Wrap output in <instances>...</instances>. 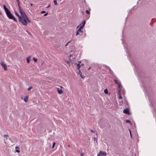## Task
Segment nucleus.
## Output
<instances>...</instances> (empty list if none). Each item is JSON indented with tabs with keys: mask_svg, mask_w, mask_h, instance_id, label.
I'll return each instance as SVG.
<instances>
[{
	"mask_svg": "<svg viewBox=\"0 0 156 156\" xmlns=\"http://www.w3.org/2000/svg\"><path fill=\"white\" fill-rule=\"evenodd\" d=\"M69 61H68V62H67V63H69Z\"/></svg>",
	"mask_w": 156,
	"mask_h": 156,
	"instance_id": "c03bdc74",
	"label": "nucleus"
},
{
	"mask_svg": "<svg viewBox=\"0 0 156 156\" xmlns=\"http://www.w3.org/2000/svg\"><path fill=\"white\" fill-rule=\"evenodd\" d=\"M54 2V4L55 5H57V1L55 0H54L53 1Z\"/></svg>",
	"mask_w": 156,
	"mask_h": 156,
	"instance_id": "aec40b11",
	"label": "nucleus"
},
{
	"mask_svg": "<svg viewBox=\"0 0 156 156\" xmlns=\"http://www.w3.org/2000/svg\"><path fill=\"white\" fill-rule=\"evenodd\" d=\"M118 95H119V99H122V97L121 96V94L120 93V90L119 91V92L118 93Z\"/></svg>",
	"mask_w": 156,
	"mask_h": 156,
	"instance_id": "ddd939ff",
	"label": "nucleus"
},
{
	"mask_svg": "<svg viewBox=\"0 0 156 156\" xmlns=\"http://www.w3.org/2000/svg\"><path fill=\"white\" fill-rule=\"evenodd\" d=\"M80 76L82 78V79L83 78H84V77H85V76H84L83 75L82 76V74H80Z\"/></svg>",
	"mask_w": 156,
	"mask_h": 156,
	"instance_id": "393cba45",
	"label": "nucleus"
},
{
	"mask_svg": "<svg viewBox=\"0 0 156 156\" xmlns=\"http://www.w3.org/2000/svg\"><path fill=\"white\" fill-rule=\"evenodd\" d=\"M123 112L128 115H130V113L129 110L128 108L125 109L123 111Z\"/></svg>",
	"mask_w": 156,
	"mask_h": 156,
	"instance_id": "39448f33",
	"label": "nucleus"
},
{
	"mask_svg": "<svg viewBox=\"0 0 156 156\" xmlns=\"http://www.w3.org/2000/svg\"><path fill=\"white\" fill-rule=\"evenodd\" d=\"M98 156H101V155H99V154H98Z\"/></svg>",
	"mask_w": 156,
	"mask_h": 156,
	"instance_id": "ea45409f",
	"label": "nucleus"
},
{
	"mask_svg": "<svg viewBox=\"0 0 156 156\" xmlns=\"http://www.w3.org/2000/svg\"><path fill=\"white\" fill-rule=\"evenodd\" d=\"M81 156H83V154H81Z\"/></svg>",
	"mask_w": 156,
	"mask_h": 156,
	"instance_id": "37998d69",
	"label": "nucleus"
},
{
	"mask_svg": "<svg viewBox=\"0 0 156 156\" xmlns=\"http://www.w3.org/2000/svg\"><path fill=\"white\" fill-rule=\"evenodd\" d=\"M45 12L44 11H43L41 12V13H44Z\"/></svg>",
	"mask_w": 156,
	"mask_h": 156,
	"instance_id": "2f4dec72",
	"label": "nucleus"
},
{
	"mask_svg": "<svg viewBox=\"0 0 156 156\" xmlns=\"http://www.w3.org/2000/svg\"><path fill=\"white\" fill-rule=\"evenodd\" d=\"M68 146L69 147H70L69 145H68Z\"/></svg>",
	"mask_w": 156,
	"mask_h": 156,
	"instance_id": "a18cd8bd",
	"label": "nucleus"
},
{
	"mask_svg": "<svg viewBox=\"0 0 156 156\" xmlns=\"http://www.w3.org/2000/svg\"><path fill=\"white\" fill-rule=\"evenodd\" d=\"M48 13H45V14H44V16H46L47 15H48Z\"/></svg>",
	"mask_w": 156,
	"mask_h": 156,
	"instance_id": "473e14b6",
	"label": "nucleus"
},
{
	"mask_svg": "<svg viewBox=\"0 0 156 156\" xmlns=\"http://www.w3.org/2000/svg\"><path fill=\"white\" fill-rule=\"evenodd\" d=\"M4 137H6V139H7V137H8V135L7 134H6V135H4Z\"/></svg>",
	"mask_w": 156,
	"mask_h": 156,
	"instance_id": "4be33fe9",
	"label": "nucleus"
},
{
	"mask_svg": "<svg viewBox=\"0 0 156 156\" xmlns=\"http://www.w3.org/2000/svg\"><path fill=\"white\" fill-rule=\"evenodd\" d=\"M3 7L6 13L9 11L5 5H3Z\"/></svg>",
	"mask_w": 156,
	"mask_h": 156,
	"instance_id": "6e6552de",
	"label": "nucleus"
},
{
	"mask_svg": "<svg viewBox=\"0 0 156 156\" xmlns=\"http://www.w3.org/2000/svg\"><path fill=\"white\" fill-rule=\"evenodd\" d=\"M79 74L80 75V74H82V73H81L80 71V69H79Z\"/></svg>",
	"mask_w": 156,
	"mask_h": 156,
	"instance_id": "7c9ffc66",
	"label": "nucleus"
},
{
	"mask_svg": "<svg viewBox=\"0 0 156 156\" xmlns=\"http://www.w3.org/2000/svg\"><path fill=\"white\" fill-rule=\"evenodd\" d=\"M1 65L3 67L5 70H7V67L5 63H4L3 62H1Z\"/></svg>",
	"mask_w": 156,
	"mask_h": 156,
	"instance_id": "20e7f679",
	"label": "nucleus"
},
{
	"mask_svg": "<svg viewBox=\"0 0 156 156\" xmlns=\"http://www.w3.org/2000/svg\"><path fill=\"white\" fill-rule=\"evenodd\" d=\"M85 20H84L83 21L82 23V25L81 26L80 28H83V27H84L85 25Z\"/></svg>",
	"mask_w": 156,
	"mask_h": 156,
	"instance_id": "1a4fd4ad",
	"label": "nucleus"
},
{
	"mask_svg": "<svg viewBox=\"0 0 156 156\" xmlns=\"http://www.w3.org/2000/svg\"><path fill=\"white\" fill-rule=\"evenodd\" d=\"M16 152H18V153H20V151L19 150H16Z\"/></svg>",
	"mask_w": 156,
	"mask_h": 156,
	"instance_id": "c756f323",
	"label": "nucleus"
},
{
	"mask_svg": "<svg viewBox=\"0 0 156 156\" xmlns=\"http://www.w3.org/2000/svg\"><path fill=\"white\" fill-rule=\"evenodd\" d=\"M55 142H54L53 144V145H52V148H53L54 147V146H55Z\"/></svg>",
	"mask_w": 156,
	"mask_h": 156,
	"instance_id": "b1692460",
	"label": "nucleus"
},
{
	"mask_svg": "<svg viewBox=\"0 0 156 156\" xmlns=\"http://www.w3.org/2000/svg\"><path fill=\"white\" fill-rule=\"evenodd\" d=\"M6 13L7 16L9 19H11L13 17V16L11 13L10 11H8Z\"/></svg>",
	"mask_w": 156,
	"mask_h": 156,
	"instance_id": "f03ea898",
	"label": "nucleus"
},
{
	"mask_svg": "<svg viewBox=\"0 0 156 156\" xmlns=\"http://www.w3.org/2000/svg\"><path fill=\"white\" fill-rule=\"evenodd\" d=\"M17 4H18V6L19 7V8H21L20 6V1L18 2H17Z\"/></svg>",
	"mask_w": 156,
	"mask_h": 156,
	"instance_id": "412c9836",
	"label": "nucleus"
},
{
	"mask_svg": "<svg viewBox=\"0 0 156 156\" xmlns=\"http://www.w3.org/2000/svg\"><path fill=\"white\" fill-rule=\"evenodd\" d=\"M11 19H12L15 22H17V20L13 16V17Z\"/></svg>",
	"mask_w": 156,
	"mask_h": 156,
	"instance_id": "a211bd4d",
	"label": "nucleus"
},
{
	"mask_svg": "<svg viewBox=\"0 0 156 156\" xmlns=\"http://www.w3.org/2000/svg\"><path fill=\"white\" fill-rule=\"evenodd\" d=\"M79 34V32L78 31H77L76 32V35H78Z\"/></svg>",
	"mask_w": 156,
	"mask_h": 156,
	"instance_id": "c85d7f7f",
	"label": "nucleus"
},
{
	"mask_svg": "<svg viewBox=\"0 0 156 156\" xmlns=\"http://www.w3.org/2000/svg\"><path fill=\"white\" fill-rule=\"evenodd\" d=\"M86 12L87 14H89L90 13V12L87 10H86Z\"/></svg>",
	"mask_w": 156,
	"mask_h": 156,
	"instance_id": "5701e85b",
	"label": "nucleus"
},
{
	"mask_svg": "<svg viewBox=\"0 0 156 156\" xmlns=\"http://www.w3.org/2000/svg\"><path fill=\"white\" fill-rule=\"evenodd\" d=\"M19 12L21 15H22V14L24 12L23 10L21 9V8H19Z\"/></svg>",
	"mask_w": 156,
	"mask_h": 156,
	"instance_id": "9b49d317",
	"label": "nucleus"
},
{
	"mask_svg": "<svg viewBox=\"0 0 156 156\" xmlns=\"http://www.w3.org/2000/svg\"><path fill=\"white\" fill-rule=\"evenodd\" d=\"M129 133H130V135L131 136V137H132V135L131 132L130 130V129H129Z\"/></svg>",
	"mask_w": 156,
	"mask_h": 156,
	"instance_id": "a878e982",
	"label": "nucleus"
},
{
	"mask_svg": "<svg viewBox=\"0 0 156 156\" xmlns=\"http://www.w3.org/2000/svg\"><path fill=\"white\" fill-rule=\"evenodd\" d=\"M126 123H129L131 124L130 121L129 120H126Z\"/></svg>",
	"mask_w": 156,
	"mask_h": 156,
	"instance_id": "6ab92c4d",
	"label": "nucleus"
},
{
	"mask_svg": "<svg viewBox=\"0 0 156 156\" xmlns=\"http://www.w3.org/2000/svg\"><path fill=\"white\" fill-rule=\"evenodd\" d=\"M26 60L27 61V63H29L30 62V56L28 57L27 58Z\"/></svg>",
	"mask_w": 156,
	"mask_h": 156,
	"instance_id": "f8f14e48",
	"label": "nucleus"
},
{
	"mask_svg": "<svg viewBox=\"0 0 156 156\" xmlns=\"http://www.w3.org/2000/svg\"><path fill=\"white\" fill-rule=\"evenodd\" d=\"M70 42V41H69V42L67 44H66V45H65V46H67V45H68V43H69Z\"/></svg>",
	"mask_w": 156,
	"mask_h": 156,
	"instance_id": "72a5a7b5",
	"label": "nucleus"
},
{
	"mask_svg": "<svg viewBox=\"0 0 156 156\" xmlns=\"http://www.w3.org/2000/svg\"><path fill=\"white\" fill-rule=\"evenodd\" d=\"M57 91L58 93L60 94H62L63 92L62 90L59 88H57Z\"/></svg>",
	"mask_w": 156,
	"mask_h": 156,
	"instance_id": "0eeeda50",
	"label": "nucleus"
},
{
	"mask_svg": "<svg viewBox=\"0 0 156 156\" xmlns=\"http://www.w3.org/2000/svg\"><path fill=\"white\" fill-rule=\"evenodd\" d=\"M21 15L22 17L20 16H19V21L23 25L27 26V22L30 23V21L29 20L27 16L24 12Z\"/></svg>",
	"mask_w": 156,
	"mask_h": 156,
	"instance_id": "f257e3e1",
	"label": "nucleus"
},
{
	"mask_svg": "<svg viewBox=\"0 0 156 156\" xmlns=\"http://www.w3.org/2000/svg\"><path fill=\"white\" fill-rule=\"evenodd\" d=\"M24 101H25L26 102H27L28 101V98L27 97H25L24 99Z\"/></svg>",
	"mask_w": 156,
	"mask_h": 156,
	"instance_id": "4468645a",
	"label": "nucleus"
},
{
	"mask_svg": "<svg viewBox=\"0 0 156 156\" xmlns=\"http://www.w3.org/2000/svg\"><path fill=\"white\" fill-rule=\"evenodd\" d=\"M114 81L118 85L119 87H120L121 85V84L119 83L117 80H114Z\"/></svg>",
	"mask_w": 156,
	"mask_h": 156,
	"instance_id": "9d476101",
	"label": "nucleus"
},
{
	"mask_svg": "<svg viewBox=\"0 0 156 156\" xmlns=\"http://www.w3.org/2000/svg\"><path fill=\"white\" fill-rule=\"evenodd\" d=\"M17 2H18L20 1L19 0H16Z\"/></svg>",
	"mask_w": 156,
	"mask_h": 156,
	"instance_id": "e433bc0d",
	"label": "nucleus"
},
{
	"mask_svg": "<svg viewBox=\"0 0 156 156\" xmlns=\"http://www.w3.org/2000/svg\"><path fill=\"white\" fill-rule=\"evenodd\" d=\"M15 14L19 18V16H20L18 14L17 12H15Z\"/></svg>",
	"mask_w": 156,
	"mask_h": 156,
	"instance_id": "bb28decb",
	"label": "nucleus"
},
{
	"mask_svg": "<svg viewBox=\"0 0 156 156\" xmlns=\"http://www.w3.org/2000/svg\"><path fill=\"white\" fill-rule=\"evenodd\" d=\"M32 88V87H28V90H30Z\"/></svg>",
	"mask_w": 156,
	"mask_h": 156,
	"instance_id": "cd10ccee",
	"label": "nucleus"
},
{
	"mask_svg": "<svg viewBox=\"0 0 156 156\" xmlns=\"http://www.w3.org/2000/svg\"><path fill=\"white\" fill-rule=\"evenodd\" d=\"M27 31L28 32V34H30V33L28 32V31Z\"/></svg>",
	"mask_w": 156,
	"mask_h": 156,
	"instance_id": "a19ab883",
	"label": "nucleus"
},
{
	"mask_svg": "<svg viewBox=\"0 0 156 156\" xmlns=\"http://www.w3.org/2000/svg\"><path fill=\"white\" fill-rule=\"evenodd\" d=\"M94 140H96V138L94 137Z\"/></svg>",
	"mask_w": 156,
	"mask_h": 156,
	"instance_id": "c9c22d12",
	"label": "nucleus"
},
{
	"mask_svg": "<svg viewBox=\"0 0 156 156\" xmlns=\"http://www.w3.org/2000/svg\"><path fill=\"white\" fill-rule=\"evenodd\" d=\"M81 62L80 61H79L78 62V64H76L75 65H76V66L77 67V69H80V67L84 65L83 63H82L80 64Z\"/></svg>",
	"mask_w": 156,
	"mask_h": 156,
	"instance_id": "7ed1b4c3",
	"label": "nucleus"
},
{
	"mask_svg": "<svg viewBox=\"0 0 156 156\" xmlns=\"http://www.w3.org/2000/svg\"><path fill=\"white\" fill-rule=\"evenodd\" d=\"M16 148H19L18 147H16Z\"/></svg>",
	"mask_w": 156,
	"mask_h": 156,
	"instance_id": "79ce46f5",
	"label": "nucleus"
},
{
	"mask_svg": "<svg viewBox=\"0 0 156 156\" xmlns=\"http://www.w3.org/2000/svg\"><path fill=\"white\" fill-rule=\"evenodd\" d=\"M33 59L35 62H36L37 61V59L34 57L33 58Z\"/></svg>",
	"mask_w": 156,
	"mask_h": 156,
	"instance_id": "dca6fc26",
	"label": "nucleus"
},
{
	"mask_svg": "<svg viewBox=\"0 0 156 156\" xmlns=\"http://www.w3.org/2000/svg\"><path fill=\"white\" fill-rule=\"evenodd\" d=\"M30 5L31 6L33 5V4L32 3H31Z\"/></svg>",
	"mask_w": 156,
	"mask_h": 156,
	"instance_id": "4c0bfd02",
	"label": "nucleus"
},
{
	"mask_svg": "<svg viewBox=\"0 0 156 156\" xmlns=\"http://www.w3.org/2000/svg\"><path fill=\"white\" fill-rule=\"evenodd\" d=\"M83 28H80H80H79V29H78V31L79 32H83L82 31V30H81V29H82Z\"/></svg>",
	"mask_w": 156,
	"mask_h": 156,
	"instance_id": "f3484780",
	"label": "nucleus"
},
{
	"mask_svg": "<svg viewBox=\"0 0 156 156\" xmlns=\"http://www.w3.org/2000/svg\"><path fill=\"white\" fill-rule=\"evenodd\" d=\"M104 93L106 94H108V90L107 89H105L104 90Z\"/></svg>",
	"mask_w": 156,
	"mask_h": 156,
	"instance_id": "2eb2a0df",
	"label": "nucleus"
},
{
	"mask_svg": "<svg viewBox=\"0 0 156 156\" xmlns=\"http://www.w3.org/2000/svg\"><path fill=\"white\" fill-rule=\"evenodd\" d=\"M99 154V155H101V156H105L106 155V152H104L102 151H100L99 152V153L98 154Z\"/></svg>",
	"mask_w": 156,
	"mask_h": 156,
	"instance_id": "423d86ee",
	"label": "nucleus"
},
{
	"mask_svg": "<svg viewBox=\"0 0 156 156\" xmlns=\"http://www.w3.org/2000/svg\"><path fill=\"white\" fill-rule=\"evenodd\" d=\"M90 131H91V132H92V133L94 132V131H93V130H92V129H91V130H90Z\"/></svg>",
	"mask_w": 156,
	"mask_h": 156,
	"instance_id": "f704fd0d",
	"label": "nucleus"
},
{
	"mask_svg": "<svg viewBox=\"0 0 156 156\" xmlns=\"http://www.w3.org/2000/svg\"><path fill=\"white\" fill-rule=\"evenodd\" d=\"M90 68H91V67H90L89 68H88V69H87V70H89Z\"/></svg>",
	"mask_w": 156,
	"mask_h": 156,
	"instance_id": "58836bf2",
	"label": "nucleus"
}]
</instances>
